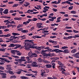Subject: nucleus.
Masks as SVG:
<instances>
[{
  "instance_id": "f257e3e1",
  "label": "nucleus",
  "mask_w": 79,
  "mask_h": 79,
  "mask_svg": "<svg viewBox=\"0 0 79 79\" xmlns=\"http://www.w3.org/2000/svg\"><path fill=\"white\" fill-rule=\"evenodd\" d=\"M25 45H24V47L25 48V49L27 50H29L30 48H35V46H34V44L33 42H31L30 44H27L26 43H23Z\"/></svg>"
},
{
  "instance_id": "f03ea898",
  "label": "nucleus",
  "mask_w": 79,
  "mask_h": 79,
  "mask_svg": "<svg viewBox=\"0 0 79 79\" xmlns=\"http://www.w3.org/2000/svg\"><path fill=\"white\" fill-rule=\"evenodd\" d=\"M28 55L31 58H32V57H37L38 56L37 54H36V53H32V51H30Z\"/></svg>"
},
{
  "instance_id": "7ed1b4c3",
  "label": "nucleus",
  "mask_w": 79,
  "mask_h": 79,
  "mask_svg": "<svg viewBox=\"0 0 79 79\" xmlns=\"http://www.w3.org/2000/svg\"><path fill=\"white\" fill-rule=\"evenodd\" d=\"M48 52H55L56 53H59V52L61 51L60 49H55L52 50V49L49 48V47H48Z\"/></svg>"
},
{
  "instance_id": "20e7f679",
  "label": "nucleus",
  "mask_w": 79,
  "mask_h": 79,
  "mask_svg": "<svg viewBox=\"0 0 79 79\" xmlns=\"http://www.w3.org/2000/svg\"><path fill=\"white\" fill-rule=\"evenodd\" d=\"M59 69L60 71H66V70L65 69H66V66L62 65L61 66L59 67Z\"/></svg>"
},
{
  "instance_id": "39448f33",
  "label": "nucleus",
  "mask_w": 79,
  "mask_h": 79,
  "mask_svg": "<svg viewBox=\"0 0 79 79\" xmlns=\"http://www.w3.org/2000/svg\"><path fill=\"white\" fill-rule=\"evenodd\" d=\"M26 59L28 60V61L27 62L28 63H32V61H30V60H31L30 58H32V57H31L29 56H27L26 57Z\"/></svg>"
},
{
  "instance_id": "423d86ee",
  "label": "nucleus",
  "mask_w": 79,
  "mask_h": 79,
  "mask_svg": "<svg viewBox=\"0 0 79 79\" xmlns=\"http://www.w3.org/2000/svg\"><path fill=\"white\" fill-rule=\"evenodd\" d=\"M60 50V51L59 52H63V53H69V51L68 50V49H67L64 50V51H62V50Z\"/></svg>"
},
{
  "instance_id": "0eeeda50",
  "label": "nucleus",
  "mask_w": 79,
  "mask_h": 79,
  "mask_svg": "<svg viewBox=\"0 0 79 79\" xmlns=\"http://www.w3.org/2000/svg\"><path fill=\"white\" fill-rule=\"evenodd\" d=\"M41 73H40V75H41V76H42L43 77H44L45 76H44V74L45 73H46V72H45V71L44 70H41Z\"/></svg>"
},
{
  "instance_id": "6e6552de",
  "label": "nucleus",
  "mask_w": 79,
  "mask_h": 79,
  "mask_svg": "<svg viewBox=\"0 0 79 79\" xmlns=\"http://www.w3.org/2000/svg\"><path fill=\"white\" fill-rule=\"evenodd\" d=\"M20 70H19V72H16V73L17 74H21V71H23L24 73H27V71H26L25 70H23L22 69H20Z\"/></svg>"
},
{
  "instance_id": "1a4fd4ad",
  "label": "nucleus",
  "mask_w": 79,
  "mask_h": 79,
  "mask_svg": "<svg viewBox=\"0 0 79 79\" xmlns=\"http://www.w3.org/2000/svg\"><path fill=\"white\" fill-rule=\"evenodd\" d=\"M32 38H33L34 39H36V38H37V39H40V38H42V37L41 36H39L35 35L32 36Z\"/></svg>"
},
{
  "instance_id": "9d476101",
  "label": "nucleus",
  "mask_w": 79,
  "mask_h": 79,
  "mask_svg": "<svg viewBox=\"0 0 79 79\" xmlns=\"http://www.w3.org/2000/svg\"><path fill=\"white\" fill-rule=\"evenodd\" d=\"M49 56L50 57H52V56H55V54L54 53H51L50 52H49Z\"/></svg>"
},
{
  "instance_id": "9b49d317",
  "label": "nucleus",
  "mask_w": 79,
  "mask_h": 79,
  "mask_svg": "<svg viewBox=\"0 0 79 79\" xmlns=\"http://www.w3.org/2000/svg\"><path fill=\"white\" fill-rule=\"evenodd\" d=\"M77 49L76 48L72 50L71 51V53H76L77 52Z\"/></svg>"
},
{
  "instance_id": "f8f14e48",
  "label": "nucleus",
  "mask_w": 79,
  "mask_h": 79,
  "mask_svg": "<svg viewBox=\"0 0 79 79\" xmlns=\"http://www.w3.org/2000/svg\"><path fill=\"white\" fill-rule=\"evenodd\" d=\"M49 42H50L51 43H54V44H57V42L56 41H53L51 40H49L48 41Z\"/></svg>"
},
{
  "instance_id": "ddd939ff",
  "label": "nucleus",
  "mask_w": 79,
  "mask_h": 79,
  "mask_svg": "<svg viewBox=\"0 0 79 79\" xmlns=\"http://www.w3.org/2000/svg\"><path fill=\"white\" fill-rule=\"evenodd\" d=\"M56 17H52V18L51 19H49V21H54V19H56Z\"/></svg>"
},
{
  "instance_id": "4468645a",
  "label": "nucleus",
  "mask_w": 79,
  "mask_h": 79,
  "mask_svg": "<svg viewBox=\"0 0 79 79\" xmlns=\"http://www.w3.org/2000/svg\"><path fill=\"white\" fill-rule=\"evenodd\" d=\"M15 47V44H11L8 46V47Z\"/></svg>"
},
{
  "instance_id": "2eb2a0df",
  "label": "nucleus",
  "mask_w": 79,
  "mask_h": 79,
  "mask_svg": "<svg viewBox=\"0 0 79 79\" xmlns=\"http://www.w3.org/2000/svg\"><path fill=\"white\" fill-rule=\"evenodd\" d=\"M3 13L4 14H8V10L5 9L4 11H3Z\"/></svg>"
},
{
  "instance_id": "dca6fc26",
  "label": "nucleus",
  "mask_w": 79,
  "mask_h": 79,
  "mask_svg": "<svg viewBox=\"0 0 79 79\" xmlns=\"http://www.w3.org/2000/svg\"><path fill=\"white\" fill-rule=\"evenodd\" d=\"M45 66H46V67L48 68H52V65H51V64H46V65Z\"/></svg>"
},
{
  "instance_id": "f3484780",
  "label": "nucleus",
  "mask_w": 79,
  "mask_h": 79,
  "mask_svg": "<svg viewBox=\"0 0 79 79\" xmlns=\"http://www.w3.org/2000/svg\"><path fill=\"white\" fill-rule=\"evenodd\" d=\"M21 27H23V24H19L17 26V29H18Z\"/></svg>"
},
{
  "instance_id": "a211bd4d",
  "label": "nucleus",
  "mask_w": 79,
  "mask_h": 79,
  "mask_svg": "<svg viewBox=\"0 0 79 79\" xmlns=\"http://www.w3.org/2000/svg\"><path fill=\"white\" fill-rule=\"evenodd\" d=\"M34 40H24V42H33Z\"/></svg>"
},
{
  "instance_id": "6ab92c4d",
  "label": "nucleus",
  "mask_w": 79,
  "mask_h": 79,
  "mask_svg": "<svg viewBox=\"0 0 79 79\" xmlns=\"http://www.w3.org/2000/svg\"><path fill=\"white\" fill-rule=\"evenodd\" d=\"M14 19L15 20H18L19 21H21L22 19H21V18L16 17L14 18Z\"/></svg>"
},
{
  "instance_id": "aec40b11",
  "label": "nucleus",
  "mask_w": 79,
  "mask_h": 79,
  "mask_svg": "<svg viewBox=\"0 0 79 79\" xmlns=\"http://www.w3.org/2000/svg\"><path fill=\"white\" fill-rule=\"evenodd\" d=\"M35 48L36 50H41L40 47L35 46Z\"/></svg>"
},
{
  "instance_id": "412c9836",
  "label": "nucleus",
  "mask_w": 79,
  "mask_h": 79,
  "mask_svg": "<svg viewBox=\"0 0 79 79\" xmlns=\"http://www.w3.org/2000/svg\"><path fill=\"white\" fill-rule=\"evenodd\" d=\"M21 32H22V33H27L28 32V30H23L21 31Z\"/></svg>"
},
{
  "instance_id": "4be33fe9",
  "label": "nucleus",
  "mask_w": 79,
  "mask_h": 79,
  "mask_svg": "<svg viewBox=\"0 0 79 79\" xmlns=\"http://www.w3.org/2000/svg\"><path fill=\"white\" fill-rule=\"evenodd\" d=\"M56 64L54 63H52V68L53 69H55V65Z\"/></svg>"
},
{
  "instance_id": "5701e85b",
  "label": "nucleus",
  "mask_w": 79,
  "mask_h": 79,
  "mask_svg": "<svg viewBox=\"0 0 79 79\" xmlns=\"http://www.w3.org/2000/svg\"><path fill=\"white\" fill-rule=\"evenodd\" d=\"M20 78L22 79H28V77H26L25 76H21Z\"/></svg>"
},
{
  "instance_id": "b1692460",
  "label": "nucleus",
  "mask_w": 79,
  "mask_h": 79,
  "mask_svg": "<svg viewBox=\"0 0 79 79\" xmlns=\"http://www.w3.org/2000/svg\"><path fill=\"white\" fill-rule=\"evenodd\" d=\"M12 35H20V34L19 33H12Z\"/></svg>"
},
{
  "instance_id": "393cba45",
  "label": "nucleus",
  "mask_w": 79,
  "mask_h": 79,
  "mask_svg": "<svg viewBox=\"0 0 79 79\" xmlns=\"http://www.w3.org/2000/svg\"><path fill=\"white\" fill-rule=\"evenodd\" d=\"M58 64H59V65H60V66H62V65H64V64H62V63L60 61H58Z\"/></svg>"
},
{
  "instance_id": "a878e982",
  "label": "nucleus",
  "mask_w": 79,
  "mask_h": 79,
  "mask_svg": "<svg viewBox=\"0 0 79 79\" xmlns=\"http://www.w3.org/2000/svg\"><path fill=\"white\" fill-rule=\"evenodd\" d=\"M51 3H52V4H59V2H58L56 1H55L52 2Z\"/></svg>"
},
{
  "instance_id": "bb28decb",
  "label": "nucleus",
  "mask_w": 79,
  "mask_h": 79,
  "mask_svg": "<svg viewBox=\"0 0 79 79\" xmlns=\"http://www.w3.org/2000/svg\"><path fill=\"white\" fill-rule=\"evenodd\" d=\"M10 36H11V35L10 33L7 34V35H4V37H8Z\"/></svg>"
},
{
  "instance_id": "cd10ccee",
  "label": "nucleus",
  "mask_w": 79,
  "mask_h": 79,
  "mask_svg": "<svg viewBox=\"0 0 79 79\" xmlns=\"http://www.w3.org/2000/svg\"><path fill=\"white\" fill-rule=\"evenodd\" d=\"M52 60H59V58L58 57H52L51 58Z\"/></svg>"
},
{
  "instance_id": "c85d7f7f",
  "label": "nucleus",
  "mask_w": 79,
  "mask_h": 79,
  "mask_svg": "<svg viewBox=\"0 0 79 79\" xmlns=\"http://www.w3.org/2000/svg\"><path fill=\"white\" fill-rule=\"evenodd\" d=\"M45 50H44L43 49L42 50V51L41 52V54H42V55H45L46 53H45Z\"/></svg>"
},
{
  "instance_id": "c756f323",
  "label": "nucleus",
  "mask_w": 79,
  "mask_h": 79,
  "mask_svg": "<svg viewBox=\"0 0 79 79\" xmlns=\"http://www.w3.org/2000/svg\"><path fill=\"white\" fill-rule=\"evenodd\" d=\"M15 47H17V48H19V47H21V45L20 44H15Z\"/></svg>"
},
{
  "instance_id": "7c9ffc66",
  "label": "nucleus",
  "mask_w": 79,
  "mask_h": 79,
  "mask_svg": "<svg viewBox=\"0 0 79 79\" xmlns=\"http://www.w3.org/2000/svg\"><path fill=\"white\" fill-rule=\"evenodd\" d=\"M11 52L12 53H15V52H18V51L16 50H13L11 51Z\"/></svg>"
},
{
  "instance_id": "2f4dec72",
  "label": "nucleus",
  "mask_w": 79,
  "mask_h": 79,
  "mask_svg": "<svg viewBox=\"0 0 79 79\" xmlns=\"http://www.w3.org/2000/svg\"><path fill=\"white\" fill-rule=\"evenodd\" d=\"M38 65L33 63L32 64V67H38Z\"/></svg>"
},
{
  "instance_id": "473e14b6",
  "label": "nucleus",
  "mask_w": 79,
  "mask_h": 79,
  "mask_svg": "<svg viewBox=\"0 0 79 79\" xmlns=\"http://www.w3.org/2000/svg\"><path fill=\"white\" fill-rule=\"evenodd\" d=\"M21 59L23 60V61H25L26 60H25V57L24 56H21Z\"/></svg>"
},
{
  "instance_id": "72a5a7b5",
  "label": "nucleus",
  "mask_w": 79,
  "mask_h": 79,
  "mask_svg": "<svg viewBox=\"0 0 79 79\" xmlns=\"http://www.w3.org/2000/svg\"><path fill=\"white\" fill-rule=\"evenodd\" d=\"M38 61L40 62H42V61H43V60L42 59H41V58H40L38 59Z\"/></svg>"
},
{
  "instance_id": "f704fd0d",
  "label": "nucleus",
  "mask_w": 79,
  "mask_h": 79,
  "mask_svg": "<svg viewBox=\"0 0 79 79\" xmlns=\"http://www.w3.org/2000/svg\"><path fill=\"white\" fill-rule=\"evenodd\" d=\"M10 79H12L13 78H15V79H16V76H15L13 75L10 77Z\"/></svg>"
},
{
  "instance_id": "c9c22d12",
  "label": "nucleus",
  "mask_w": 79,
  "mask_h": 79,
  "mask_svg": "<svg viewBox=\"0 0 79 79\" xmlns=\"http://www.w3.org/2000/svg\"><path fill=\"white\" fill-rule=\"evenodd\" d=\"M18 61L19 63H21V62H23V61L21 59H18Z\"/></svg>"
},
{
  "instance_id": "e433bc0d",
  "label": "nucleus",
  "mask_w": 79,
  "mask_h": 79,
  "mask_svg": "<svg viewBox=\"0 0 79 79\" xmlns=\"http://www.w3.org/2000/svg\"><path fill=\"white\" fill-rule=\"evenodd\" d=\"M32 72L34 73H35V74L34 75V76H37V71H32Z\"/></svg>"
},
{
  "instance_id": "4c0bfd02",
  "label": "nucleus",
  "mask_w": 79,
  "mask_h": 79,
  "mask_svg": "<svg viewBox=\"0 0 79 79\" xmlns=\"http://www.w3.org/2000/svg\"><path fill=\"white\" fill-rule=\"evenodd\" d=\"M72 14H76V11H72L70 12Z\"/></svg>"
},
{
  "instance_id": "58836bf2",
  "label": "nucleus",
  "mask_w": 79,
  "mask_h": 79,
  "mask_svg": "<svg viewBox=\"0 0 79 79\" xmlns=\"http://www.w3.org/2000/svg\"><path fill=\"white\" fill-rule=\"evenodd\" d=\"M13 56V58H19V56Z\"/></svg>"
},
{
  "instance_id": "ea45409f",
  "label": "nucleus",
  "mask_w": 79,
  "mask_h": 79,
  "mask_svg": "<svg viewBox=\"0 0 79 79\" xmlns=\"http://www.w3.org/2000/svg\"><path fill=\"white\" fill-rule=\"evenodd\" d=\"M38 19L40 20H41V21H45V20H46V19L45 18L40 19V18H38Z\"/></svg>"
},
{
  "instance_id": "a19ab883",
  "label": "nucleus",
  "mask_w": 79,
  "mask_h": 79,
  "mask_svg": "<svg viewBox=\"0 0 79 79\" xmlns=\"http://www.w3.org/2000/svg\"><path fill=\"white\" fill-rule=\"evenodd\" d=\"M25 75L27 76H32V74L31 73H27Z\"/></svg>"
},
{
  "instance_id": "79ce46f5",
  "label": "nucleus",
  "mask_w": 79,
  "mask_h": 79,
  "mask_svg": "<svg viewBox=\"0 0 79 79\" xmlns=\"http://www.w3.org/2000/svg\"><path fill=\"white\" fill-rule=\"evenodd\" d=\"M64 71H62L61 72V73L62 74H64L65 75H68V73H66L65 72H64Z\"/></svg>"
},
{
  "instance_id": "37998d69",
  "label": "nucleus",
  "mask_w": 79,
  "mask_h": 79,
  "mask_svg": "<svg viewBox=\"0 0 79 79\" xmlns=\"http://www.w3.org/2000/svg\"><path fill=\"white\" fill-rule=\"evenodd\" d=\"M62 49L64 50V49H66V48H68V47L67 46H64L62 47Z\"/></svg>"
},
{
  "instance_id": "c03bdc74",
  "label": "nucleus",
  "mask_w": 79,
  "mask_h": 79,
  "mask_svg": "<svg viewBox=\"0 0 79 79\" xmlns=\"http://www.w3.org/2000/svg\"><path fill=\"white\" fill-rule=\"evenodd\" d=\"M18 6V4H15L13 5L12 7L13 8H15V7H16V6Z\"/></svg>"
},
{
  "instance_id": "a18cd8bd",
  "label": "nucleus",
  "mask_w": 79,
  "mask_h": 79,
  "mask_svg": "<svg viewBox=\"0 0 79 79\" xmlns=\"http://www.w3.org/2000/svg\"><path fill=\"white\" fill-rule=\"evenodd\" d=\"M66 32H73V31L71 30H66Z\"/></svg>"
},
{
  "instance_id": "49530a36",
  "label": "nucleus",
  "mask_w": 79,
  "mask_h": 79,
  "mask_svg": "<svg viewBox=\"0 0 79 79\" xmlns=\"http://www.w3.org/2000/svg\"><path fill=\"white\" fill-rule=\"evenodd\" d=\"M38 19L36 18H33V19H32V21H37V20H38Z\"/></svg>"
},
{
  "instance_id": "de8ad7c7",
  "label": "nucleus",
  "mask_w": 79,
  "mask_h": 79,
  "mask_svg": "<svg viewBox=\"0 0 79 79\" xmlns=\"http://www.w3.org/2000/svg\"><path fill=\"white\" fill-rule=\"evenodd\" d=\"M68 1H67L65 2H62V4H64V3H67L68 4Z\"/></svg>"
},
{
  "instance_id": "09e8293b",
  "label": "nucleus",
  "mask_w": 79,
  "mask_h": 79,
  "mask_svg": "<svg viewBox=\"0 0 79 79\" xmlns=\"http://www.w3.org/2000/svg\"><path fill=\"white\" fill-rule=\"evenodd\" d=\"M10 24H16V23L15 22V21H12L10 23Z\"/></svg>"
},
{
  "instance_id": "8fccbe9b",
  "label": "nucleus",
  "mask_w": 79,
  "mask_h": 79,
  "mask_svg": "<svg viewBox=\"0 0 79 79\" xmlns=\"http://www.w3.org/2000/svg\"><path fill=\"white\" fill-rule=\"evenodd\" d=\"M73 32H74V33H79V31H76L75 30H73Z\"/></svg>"
},
{
  "instance_id": "3c124183",
  "label": "nucleus",
  "mask_w": 79,
  "mask_h": 79,
  "mask_svg": "<svg viewBox=\"0 0 79 79\" xmlns=\"http://www.w3.org/2000/svg\"><path fill=\"white\" fill-rule=\"evenodd\" d=\"M5 48L4 49H3L2 48H0V52H5Z\"/></svg>"
},
{
  "instance_id": "603ef678",
  "label": "nucleus",
  "mask_w": 79,
  "mask_h": 79,
  "mask_svg": "<svg viewBox=\"0 0 79 79\" xmlns=\"http://www.w3.org/2000/svg\"><path fill=\"white\" fill-rule=\"evenodd\" d=\"M24 3L26 4L28 6H29L30 5V3L27 2H25Z\"/></svg>"
},
{
  "instance_id": "864d4df0",
  "label": "nucleus",
  "mask_w": 79,
  "mask_h": 79,
  "mask_svg": "<svg viewBox=\"0 0 79 79\" xmlns=\"http://www.w3.org/2000/svg\"><path fill=\"white\" fill-rule=\"evenodd\" d=\"M49 8H50V7L48 6H45L44 7V9H49Z\"/></svg>"
},
{
  "instance_id": "5fc2aeb1",
  "label": "nucleus",
  "mask_w": 79,
  "mask_h": 79,
  "mask_svg": "<svg viewBox=\"0 0 79 79\" xmlns=\"http://www.w3.org/2000/svg\"><path fill=\"white\" fill-rule=\"evenodd\" d=\"M53 47H54V48H60L59 45H57V46H53Z\"/></svg>"
},
{
  "instance_id": "6e6d98bb",
  "label": "nucleus",
  "mask_w": 79,
  "mask_h": 79,
  "mask_svg": "<svg viewBox=\"0 0 79 79\" xmlns=\"http://www.w3.org/2000/svg\"><path fill=\"white\" fill-rule=\"evenodd\" d=\"M13 26V24H10V25H8L7 26V28H9V27H11V26Z\"/></svg>"
},
{
  "instance_id": "4d7b16f0",
  "label": "nucleus",
  "mask_w": 79,
  "mask_h": 79,
  "mask_svg": "<svg viewBox=\"0 0 79 79\" xmlns=\"http://www.w3.org/2000/svg\"><path fill=\"white\" fill-rule=\"evenodd\" d=\"M73 8V6H71L69 7V10H72Z\"/></svg>"
},
{
  "instance_id": "13d9d810",
  "label": "nucleus",
  "mask_w": 79,
  "mask_h": 79,
  "mask_svg": "<svg viewBox=\"0 0 79 79\" xmlns=\"http://www.w3.org/2000/svg\"><path fill=\"white\" fill-rule=\"evenodd\" d=\"M68 4H69V5H74V4H73V3H71L70 2H69V1H68Z\"/></svg>"
},
{
  "instance_id": "bf43d9fd",
  "label": "nucleus",
  "mask_w": 79,
  "mask_h": 79,
  "mask_svg": "<svg viewBox=\"0 0 79 79\" xmlns=\"http://www.w3.org/2000/svg\"><path fill=\"white\" fill-rule=\"evenodd\" d=\"M5 61L6 62V63H10V61L9 60H8L6 59H5Z\"/></svg>"
},
{
  "instance_id": "052dcab7",
  "label": "nucleus",
  "mask_w": 79,
  "mask_h": 79,
  "mask_svg": "<svg viewBox=\"0 0 79 79\" xmlns=\"http://www.w3.org/2000/svg\"><path fill=\"white\" fill-rule=\"evenodd\" d=\"M45 14H43L42 15V16L44 17V16H47V14H48V13H46Z\"/></svg>"
},
{
  "instance_id": "680f3d73",
  "label": "nucleus",
  "mask_w": 79,
  "mask_h": 79,
  "mask_svg": "<svg viewBox=\"0 0 79 79\" xmlns=\"http://www.w3.org/2000/svg\"><path fill=\"white\" fill-rule=\"evenodd\" d=\"M10 31V30L8 28H7L4 30L5 32H7V31Z\"/></svg>"
},
{
  "instance_id": "e2e57ef3",
  "label": "nucleus",
  "mask_w": 79,
  "mask_h": 79,
  "mask_svg": "<svg viewBox=\"0 0 79 79\" xmlns=\"http://www.w3.org/2000/svg\"><path fill=\"white\" fill-rule=\"evenodd\" d=\"M0 69L1 70H3L4 69V67L2 66H0Z\"/></svg>"
},
{
  "instance_id": "0e129e2a",
  "label": "nucleus",
  "mask_w": 79,
  "mask_h": 79,
  "mask_svg": "<svg viewBox=\"0 0 79 79\" xmlns=\"http://www.w3.org/2000/svg\"><path fill=\"white\" fill-rule=\"evenodd\" d=\"M52 10L54 12H56V11H57V9H55L54 8H53L52 9Z\"/></svg>"
},
{
  "instance_id": "69168bd1",
  "label": "nucleus",
  "mask_w": 79,
  "mask_h": 79,
  "mask_svg": "<svg viewBox=\"0 0 79 79\" xmlns=\"http://www.w3.org/2000/svg\"><path fill=\"white\" fill-rule=\"evenodd\" d=\"M68 39H72V38H73V36H68V37H67Z\"/></svg>"
},
{
  "instance_id": "338daca9",
  "label": "nucleus",
  "mask_w": 79,
  "mask_h": 79,
  "mask_svg": "<svg viewBox=\"0 0 79 79\" xmlns=\"http://www.w3.org/2000/svg\"><path fill=\"white\" fill-rule=\"evenodd\" d=\"M68 20H69V19H68V18H66L65 19H63V21H68Z\"/></svg>"
},
{
  "instance_id": "774afa93",
  "label": "nucleus",
  "mask_w": 79,
  "mask_h": 79,
  "mask_svg": "<svg viewBox=\"0 0 79 79\" xmlns=\"http://www.w3.org/2000/svg\"><path fill=\"white\" fill-rule=\"evenodd\" d=\"M47 79H53V78L52 77H48L47 78Z\"/></svg>"
}]
</instances>
